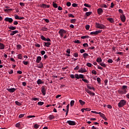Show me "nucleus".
<instances>
[{
  "label": "nucleus",
  "instance_id": "obj_1",
  "mask_svg": "<svg viewBox=\"0 0 129 129\" xmlns=\"http://www.w3.org/2000/svg\"><path fill=\"white\" fill-rule=\"evenodd\" d=\"M119 94H125L127 92V86H122L118 90Z\"/></svg>",
  "mask_w": 129,
  "mask_h": 129
},
{
  "label": "nucleus",
  "instance_id": "obj_2",
  "mask_svg": "<svg viewBox=\"0 0 129 129\" xmlns=\"http://www.w3.org/2000/svg\"><path fill=\"white\" fill-rule=\"evenodd\" d=\"M95 27L97 28V29H100V30L104 29L106 28L104 25L102 24H99L97 22H96L95 23Z\"/></svg>",
  "mask_w": 129,
  "mask_h": 129
},
{
  "label": "nucleus",
  "instance_id": "obj_3",
  "mask_svg": "<svg viewBox=\"0 0 129 129\" xmlns=\"http://www.w3.org/2000/svg\"><path fill=\"white\" fill-rule=\"evenodd\" d=\"M126 104V101L125 100H121L118 103V107H123Z\"/></svg>",
  "mask_w": 129,
  "mask_h": 129
},
{
  "label": "nucleus",
  "instance_id": "obj_4",
  "mask_svg": "<svg viewBox=\"0 0 129 129\" xmlns=\"http://www.w3.org/2000/svg\"><path fill=\"white\" fill-rule=\"evenodd\" d=\"M66 33H67V31L64 29H60L58 32V34H59L60 38L64 37V35L66 34Z\"/></svg>",
  "mask_w": 129,
  "mask_h": 129
},
{
  "label": "nucleus",
  "instance_id": "obj_5",
  "mask_svg": "<svg viewBox=\"0 0 129 129\" xmlns=\"http://www.w3.org/2000/svg\"><path fill=\"white\" fill-rule=\"evenodd\" d=\"M75 78H76L77 79H84V75L82 74L78 75L77 74H76L75 75Z\"/></svg>",
  "mask_w": 129,
  "mask_h": 129
},
{
  "label": "nucleus",
  "instance_id": "obj_6",
  "mask_svg": "<svg viewBox=\"0 0 129 129\" xmlns=\"http://www.w3.org/2000/svg\"><path fill=\"white\" fill-rule=\"evenodd\" d=\"M91 112L92 113H95L96 114H100V116H101V117L103 118L104 116H105V115H104V114L101 113V112H97L96 111H91Z\"/></svg>",
  "mask_w": 129,
  "mask_h": 129
},
{
  "label": "nucleus",
  "instance_id": "obj_7",
  "mask_svg": "<svg viewBox=\"0 0 129 129\" xmlns=\"http://www.w3.org/2000/svg\"><path fill=\"white\" fill-rule=\"evenodd\" d=\"M102 32V30H99L98 31H93L90 32V35H98V34H100Z\"/></svg>",
  "mask_w": 129,
  "mask_h": 129
},
{
  "label": "nucleus",
  "instance_id": "obj_8",
  "mask_svg": "<svg viewBox=\"0 0 129 129\" xmlns=\"http://www.w3.org/2000/svg\"><path fill=\"white\" fill-rule=\"evenodd\" d=\"M85 91H86L88 93V94L91 95V96H94V95H95V93L91 92V91L89 90V89H85Z\"/></svg>",
  "mask_w": 129,
  "mask_h": 129
},
{
  "label": "nucleus",
  "instance_id": "obj_9",
  "mask_svg": "<svg viewBox=\"0 0 129 129\" xmlns=\"http://www.w3.org/2000/svg\"><path fill=\"white\" fill-rule=\"evenodd\" d=\"M9 32H11L10 36H14V35H16V34H18V33H19V31L18 30H14L12 31V30H9Z\"/></svg>",
  "mask_w": 129,
  "mask_h": 129
},
{
  "label": "nucleus",
  "instance_id": "obj_10",
  "mask_svg": "<svg viewBox=\"0 0 129 129\" xmlns=\"http://www.w3.org/2000/svg\"><path fill=\"white\" fill-rule=\"evenodd\" d=\"M5 21H6V22H9V23H12V22H14V20H13V18H6L5 19Z\"/></svg>",
  "mask_w": 129,
  "mask_h": 129
},
{
  "label": "nucleus",
  "instance_id": "obj_11",
  "mask_svg": "<svg viewBox=\"0 0 129 129\" xmlns=\"http://www.w3.org/2000/svg\"><path fill=\"white\" fill-rule=\"evenodd\" d=\"M120 18L121 19V22H122V23H124V22H125V16H124V14H122L120 15Z\"/></svg>",
  "mask_w": 129,
  "mask_h": 129
},
{
  "label": "nucleus",
  "instance_id": "obj_12",
  "mask_svg": "<svg viewBox=\"0 0 129 129\" xmlns=\"http://www.w3.org/2000/svg\"><path fill=\"white\" fill-rule=\"evenodd\" d=\"M67 123H68L70 125H75L76 124L75 121L72 120L67 121Z\"/></svg>",
  "mask_w": 129,
  "mask_h": 129
},
{
  "label": "nucleus",
  "instance_id": "obj_13",
  "mask_svg": "<svg viewBox=\"0 0 129 129\" xmlns=\"http://www.w3.org/2000/svg\"><path fill=\"white\" fill-rule=\"evenodd\" d=\"M78 72L79 73H85V72H87V71L85 68H81L80 70H79Z\"/></svg>",
  "mask_w": 129,
  "mask_h": 129
},
{
  "label": "nucleus",
  "instance_id": "obj_14",
  "mask_svg": "<svg viewBox=\"0 0 129 129\" xmlns=\"http://www.w3.org/2000/svg\"><path fill=\"white\" fill-rule=\"evenodd\" d=\"M98 15H101L103 13V10L101 8H99L97 9Z\"/></svg>",
  "mask_w": 129,
  "mask_h": 129
},
{
  "label": "nucleus",
  "instance_id": "obj_15",
  "mask_svg": "<svg viewBox=\"0 0 129 129\" xmlns=\"http://www.w3.org/2000/svg\"><path fill=\"white\" fill-rule=\"evenodd\" d=\"M44 46H45V47H47V48H49V47H50V46H51V42H44Z\"/></svg>",
  "mask_w": 129,
  "mask_h": 129
},
{
  "label": "nucleus",
  "instance_id": "obj_16",
  "mask_svg": "<svg viewBox=\"0 0 129 129\" xmlns=\"http://www.w3.org/2000/svg\"><path fill=\"white\" fill-rule=\"evenodd\" d=\"M8 29H9V31H15V30H16L17 27H14L13 26H10V27H8Z\"/></svg>",
  "mask_w": 129,
  "mask_h": 129
},
{
  "label": "nucleus",
  "instance_id": "obj_17",
  "mask_svg": "<svg viewBox=\"0 0 129 129\" xmlns=\"http://www.w3.org/2000/svg\"><path fill=\"white\" fill-rule=\"evenodd\" d=\"M41 92L43 95H46V88L45 87L42 88Z\"/></svg>",
  "mask_w": 129,
  "mask_h": 129
},
{
  "label": "nucleus",
  "instance_id": "obj_18",
  "mask_svg": "<svg viewBox=\"0 0 129 129\" xmlns=\"http://www.w3.org/2000/svg\"><path fill=\"white\" fill-rule=\"evenodd\" d=\"M41 60H42V57L41 56H37L36 60V63H40Z\"/></svg>",
  "mask_w": 129,
  "mask_h": 129
},
{
  "label": "nucleus",
  "instance_id": "obj_19",
  "mask_svg": "<svg viewBox=\"0 0 129 129\" xmlns=\"http://www.w3.org/2000/svg\"><path fill=\"white\" fill-rule=\"evenodd\" d=\"M7 90L9 92L13 93V92H15V91H16V89L13 88L11 89H7Z\"/></svg>",
  "mask_w": 129,
  "mask_h": 129
},
{
  "label": "nucleus",
  "instance_id": "obj_20",
  "mask_svg": "<svg viewBox=\"0 0 129 129\" xmlns=\"http://www.w3.org/2000/svg\"><path fill=\"white\" fill-rule=\"evenodd\" d=\"M5 44H4V43L0 42V50H4V49H5Z\"/></svg>",
  "mask_w": 129,
  "mask_h": 129
},
{
  "label": "nucleus",
  "instance_id": "obj_21",
  "mask_svg": "<svg viewBox=\"0 0 129 129\" xmlns=\"http://www.w3.org/2000/svg\"><path fill=\"white\" fill-rule=\"evenodd\" d=\"M16 127H17V128L21 129L22 127H21V123L18 122L15 124Z\"/></svg>",
  "mask_w": 129,
  "mask_h": 129
},
{
  "label": "nucleus",
  "instance_id": "obj_22",
  "mask_svg": "<svg viewBox=\"0 0 129 129\" xmlns=\"http://www.w3.org/2000/svg\"><path fill=\"white\" fill-rule=\"evenodd\" d=\"M87 87L88 89H90V90H93L94 91H95V89L93 87L90 86L89 85L87 86Z\"/></svg>",
  "mask_w": 129,
  "mask_h": 129
},
{
  "label": "nucleus",
  "instance_id": "obj_23",
  "mask_svg": "<svg viewBox=\"0 0 129 129\" xmlns=\"http://www.w3.org/2000/svg\"><path fill=\"white\" fill-rule=\"evenodd\" d=\"M43 83H44V82L42 81V80L41 79H38L37 81V84L38 85L42 84Z\"/></svg>",
  "mask_w": 129,
  "mask_h": 129
},
{
  "label": "nucleus",
  "instance_id": "obj_24",
  "mask_svg": "<svg viewBox=\"0 0 129 129\" xmlns=\"http://www.w3.org/2000/svg\"><path fill=\"white\" fill-rule=\"evenodd\" d=\"M91 15H92V12H86L85 13V16H86V17H89Z\"/></svg>",
  "mask_w": 129,
  "mask_h": 129
},
{
  "label": "nucleus",
  "instance_id": "obj_25",
  "mask_svg": "<svg viewBox=\"0 0 129 129\" xmlns=\"http://www.w3.org/2000/svg\"><path fill=\"white\" fill-rule=\"evenodd\" d=\"M49 120H52V119L55 118V116L53 115H49L48 116Z\"/></svg>",
  "mask_w": 129,
  "mask_h": 129
},
{
  "label": "nucleus",
  "instance_id": "obj_26",
  "mask_svg": "<svg viewBox=\"0 0 129 129\" xmlns=\"http://www.w3.org/2000/svg\"><path fill=\"white\" fill-rule=\"evenodd\" d=\"M96 62L98 63H100V62H102V59H101V57H98L96 59Z\"/></svg>",
  "mask_w": 129,
  "mask_h": 129
},
{
  "label": "nucleus",
  "instance_id": "obj_27",
  "mask_svg": "<svg viewBox=\"0 0 129 129\" xmlns=\"http://www.w3.org/2000/svg\"><path fill=\"white\" fill-rule=\"evenodd\" d=\"M107 20L110 22V23H114V20L112 18H107Z\"/></svg>",
  "mask_w": 129,
  "mask_h": 129
},
{
  "label": "nucleus",
  "instance_id": "obj_28",
  "mask_svg": "<svg viewBox=\"0 0 129 129\" xmlns=\"http://www.w3.org/2000/svg\"><path fill=\"white\" fill-rule=\"evenodd\" d=\"M83 57L84 59H86L88 57V53H85L83 54Z\"/></svg>",
  "mask_w": 129,
  "mask_h": 129
},
{
  "label": "nucleus",
  "instance_id": "obj_29",
  "mask_svg": "<svg viewBox=\"0 0 129 129\" xmlns=\"http://www.w3.org/2000/svg\"><path fill=\"white\" fill-rule=\"evenodd\" d=\"M18 59H20V60L23 59V55H22V54H19L18 55Z\"/></svg>",
  "mask_w": 129,
  "mask_h": 129
},
{
  "label": "nucleus",
  "instance_id": "obj_30",
  "mask_svg": "<svg viewBox=\"0 0 129 129\" xmlns=\"http://www.w3.org/2000/svg\"><path fill=\"white\" fill-rule=\"evenodd\" d=\"M89 38V36L88 35H85V36H83L81 37V39H88Z\"/></svg>",
  "mask_w": 129,
  "mask_h": 129
},
{
  "label": "nucleus",
  "instance_id": "obj_31",
  "mask_svg": "<svg viewBox=\"0 0 129 129\" xmlns=\"http://www.w3.org/2000/svg\"><path fill=\"white\" fill-rule=\"evenodd\" d=\"M44 67V65L43 64V63L41 62L39 64L38 66V68H43Z\"/></svg>",
  "mask_w": 129,
  "mask_h": 129
},
{
  "label": "nucleus",
  "instance_id": "obj_32",
  "mask_svg": "<svg viewBox=\"0 0 129 129\" xmlns=\"http://www.w3.org/2000/svg\"><path fill=\"white\" fill-rule=\"evenodd\" d=\"M41 31H42L43 32H47V31H48V28L46 27H42L41 28Z\"/></svg>",
  "mask_w": 129,
  "mask_h": 129
},
{
  "label": "nucleus",
  "instance_id": "obj_33",
  "mask_svg": "<svg viewBox=\"0 0 129 129\" xmlns=\"http://www.w3.org/2000/svg\"><path fill=\"white\" fill-rule=\"evenodd\" d=\"M100 65H101L102 67H104V68H105L106 67V64H105L104 62H100Z\"/></svg>",
  "mask_w": 129,
  "mask_h": 129
},
{
  "label": "nucleus",
  "instance_id": "obj_34",
  "mask_svg": "<svg viewBox=\"0 0 129 129\" xmlns=\"http://www.w3.org/2000/svg\"><path fill=\"white\" fill-rule=\"evenodd\" d=\"M79 102L81 105H84V104H85V102L83 101L82 100H79Z\"/></svg>",
  "mask_w": 129,
  "mask_h": 129
},
{
  "label": "nucleus",
  "instance_id": "obj_35",
  "mask_svg": "<svg viewBox=\"0 0 129 129\" xmlns=\"http://www.w3.org/2000/svg\"><path fill=\"white\" fill-rule=\"evenodd\" d=\"M17 49L18 50H21L22 49V45L21 44H18L17 45Z\"/></svg>",
  "mask_w": 129,
  "mask_h": 129
},
{
  "label": "nucleus",
  "instance_id": "obj_36",
  "mask_svg": "<svg viewBox=\"0 0 129 129\" xmlns=\"http://www.w3.org/2000/svg\"><path fill=\"white\" fill-rule=\"evenodd\" d=\"M52 4L53 8H55V9H57V8H58V5H57V4L54 2H53Z\"/></svg>",
  "mask_w": 129,
  "mask_h": 129
},
{
  "label": "nucleus",
  "instance_id": "obj_37",
  "mask_svg": "<svg viewBox=\"0 0 129 129\" xmlns=\"http://www.w3.org/2000/svg\"><path fill=\"white\" fill-rule=\"evenodd\" d=\"M71 24H76V19H72L71 20Z\"/></svg>",
  "mask_w": 129,
  "mask_h": 129
},
{
  "label": "nucleus",
  "instance_id": "obj_38",
  "mask_svg": "<svg viewBox=\"0 0 129 129\" xmlns=\"http://www.w3.org/2000/svg\"><path fill=\"white\" fill-rule=\"evenodd\" d=\"M15 103H16V105H18V106H21V105H22V104L18 101H16Z\"/></svg>",
  "mask_w": 129,
  "mask_h": 129
},
{
  "label": "nucleus",
  "instance_id": "obj_39",
  "mask_svg": "<svg viewBox=\"0 0 129 129\" xmlns=\"http://www.w3.org/2000/svg\"><path fill=\"white\" fill-rule=\"evenodd\" d=\"M84 7H86V8H91V5L87 4H84Z\"/></svg>",
  "mask_w": 129,
  "mask_h": 129
},
{
  "label": "nucleus",
  "instance_id": "obj_40",
  "mask_svg": "<svg viewBox=\"0 0 129 129\" xmlns=\"http://www.w3.org/2000/svg\"><path fill=\"white\" fill-rule=\"evenodd\" d=\"M74 103H75V101L74 100H72L70 102L71 106H73V105H74Z\"/></svg>",
  "mask_w": 129,
  "mask_h": 129
},
{
  "label": "nucleus",
  "instance_id": "obj_41",
  "mask_svg": "<svg viewBox=\"0 0 129 129\" xmlns=\"http://www.w3.org/2000/svg\"><path fill=\"white\" fill-rule=\"evenodd\" d=\"M9 11H14V9H4V12H5V13H8V12H9Z\"/></svg>",
  "mask_w": 129,
  "mask_h": 129
},
{
  "label": "nucleus",
  "instance_id": "obj_42",
  "mask_svg": "<svg viewBox=\"0 0 129 129\" xmlns=\"http://www.w3.org/2000/svg\"><path fill=\"white\" fill-rule=\"evenodd\" d=\"M40 38H41V40H42L43 41H46V38H45V37L43 35H41Z\"/></svg>",
  "mask_w": 129,
  "mask_h": 129
},
{
  "label": "nucleus",
  "instance_id": "obj_43",
  "mask_svg": "<svg viewBox=\"0 0 129 129\" xmlns=\"http://www.w3.org/2000/svg\"><path fill=\"white\" fill-rule=\"evenodd\" d=\"M72 7H73L74 8H77V7H78V5L76 3H73L72 4Z\"/></svg>",
  "mask_w": 129,
  "mask_h": 129
},
{
  "label": "nucleus",
  "instance_id": "obj_44",
  "mask_svg": "<svg viewBox=\"0 0 129 129\" xmlns=\"http://www.w3.org/2000/svg\"><path fill=\"white\" fill-rule=\"evenodd\" d=\"M25 114H20L19 115V118H22V117H24L25 116Z\"/></svg>",
  "mask_w": 129,
  "mask_h": 129
},
{
  "label": "nucleus",
  "instance_id": "obj_45",
  "mask_svg": "<svg viewBox=\"0 0 129 129\" xmlns=\"http://www.w3.org/2000/svg\"><path fill=\"white\" fill-rule=\"evenodd\" d=\"M39 126H40L38 124H35L34 125V128H36V129L39 128Z\"/></svg>",
  "mask_w": 129,
  "mask_h": 129
},
{
  "label": "nucleus",
  "instance_id": "obj_46",
  "mask_svg": "<svg viewBox=\"0 0 129 129\" xmlns=\"http://www.w3.org/2000/svg\"><path fill=\"white\" fill-rule=\"evenodd\" d=\"M37 104L38 105L42 106V105H43V104H44V102L40 101V102H38Z\"/></svg>",
  "mask_w": 129,
  "mask_h": 129
},
{
  "label": "nucleus",
  "instance_id": "obj_47",
  "mask_svg": "<svg viewBox=\"0 0 129 129\" xmlns=\"http://www.w3.org/2000/svg\"><path fill=\"white\" fill-rule=\"evenodd\" d=\"M86 65L88 67H92V64L91 63L88 62Z\"/></svg>",
  "mask_w": 129,
  "mask_h": 129
},
{
  "label": "nucleus",
  "instance_id": "obj_48",
  "mask_svg": "<svg viewBox=\"0 0 129 129\" xmlns=\"http://www.w3.org/2000/svg\"><path fill=\"white\" fill-rule=\"evenodd\" d=\"M82 81H84V82H85V83H89V81L86 79H83Z\"/></svg>",
  "mask_w": 129,
  "mask_h": 129
},
{
  "label": "nucleus",
  "instance_id": "obj_49",
  "mask_svg": "<svg viewBox=\"0 0 129 129\" xmlns=\"http://www.w3.org/2000/svg\"><path fill=\"white\" fill-rule=\"evenodd\" d=\"M116 54H118V55H121V56H122L123 54V52H116Z\"/></svg>",
  "mask_w": 129,
  "mask_h": 129
},
{
  "label": "nucleus",
  "instance_id": "obj_50",
  "mask_svg": "<svg viewBox=\"0 0 129 129\" xmlns=\"http://www.w3.org/2000/svg\"><path fill=\"white\" fill-rule=\"evenodd\" d=\"M101 8H105L106 9L107 8V6L105 4L102 5L101 6Z\"/></svg>",
  "mask_w": 129,
  "mask_h": 129
},
{
  "label": "nucleus",
  "instance_id": "obj_51",
  "mask_svg": "<svg viewBox=\"0 0 129 129\" xmlns=\"http://www.w3.org/2000/svg\"><path fill=\"white\" fill-rule=\"evenodd\" d=\"M19 5L21 6V7H25V3H24L20 2Z\"/></svg>",
  "mask_w": 129,
  "mask_h": 129
},
{
  "label": "nucleus",
  "instance_id": "obj_52",
  "mask_svg": "<svg viewBox=\"0 0 129 129\" xmlns=\"http://www.w3.org/2000/svg\"><path fill=\"white\" fill-rule=\"evenodd\" d=\"M92 74H94L95 75H96V74H97V73L96 72V71H95V70L92 71Z\"/></svg>",
  "mask_w": 129,
  "mask_h": 129
},
{
  "label": "nucleus",
  "instance_id": "obj_53",
  "mask_svg": "<svg viewBox=\"0 0 129 129\" xmlns=\"http://www.w3.org/2000/svg\"><path fill=\"white\" fill-rule=\"evenodd\" d=\"M74 57H75L76 58H77L78 57V53H75L73 55Z\"/></svg>",
  "mask_w": 129,
  "mask_h": 129
},
{
  "label": "nucleus",
  "instance_id": "obj_54",
  "mask_svg": "<svg viewBox=\"0 0 129 129\" xmlns=\"http://www.w3.org/2000/svg\"><path fill=\"white\" fill-rule=\"evenodd\" d=\"M69 18H75L74 15H73V14H69Z\"/></svg>",
  "mask_w": 129,
  "mask_h": 129
},
{
  "label": "nucleus",
  "instance_id": "obj_55",
  "mask_svg": "<svg viewBox=\"0 0 129 129\" xmlns=\"http://www.w3.org/2000/svg\"><path fill=\"white\" fill-rule=\"evenodd\" d=\"M31 100H34V101H36V100H39V98L34 97L32 98Z\"/></svg>",
  "mask_w": 129,
  "mask_h": 129
},
{
  "label": "nucleus",
  "instance_id": "obj_56",
  "mask_svg": "<svg viewBox=\"0 0 129 129\" xmlns=\"http://www.w3.org/2000/svg\"><path fill=\"white\" fill-rule=\"evenodd\" d=\"M108 63H112V62H113V60H112V59H109L107 60Z\"/></svg>",
  "mask_w": 129,
  "mask_h": 129
},
{
  "label": "nucleus",
  "instance_id": "obj_57",
  "mask_svg": "<svg viewBox=\"0 0 129 129\" xmlns=\"http://www.w3.org/2000/svg\"><path fill=\"white\" fill-rule=\"evenodd\" d=\"M43 20L45 21V22H46V23H50V20H49V19H43Z\"/></svg>",
  "mask_w": 129,
  "mask_h": 129
},
{
  "label": "nucleus",
  "instance_id": "obj_58",
  "mask_svg": "<svg viewBox=\"0 0 129 129\" xmlns=\"http://www.w3.org/2000/svg\"><path fill=\"white\" fill-rule=\"evenodd\" d=\"M70 77H71V78H72V79L75 78V75L73 74L70 75Z\"/></svg>",
  "mask_w": 129,
  "mask_h": 129
},
{
  "label": "nucleus",
  "instance_id": "obj_59",
  "mask_svg": "<svg viewBox=\"0 0 129 129\" xmlns=\"http://www.w3.org/2000/svg\"><path fill=\"white\" fill-rule=\"evenodd\" d=\"M19 24V22L17 21H15L13 23V24L15 25V26H17Z\"/></svg>",
  "mask_w": 129,
  "mask_h": 129
},
{
  "label": "nucleus",
  "instance_id": "obj_60",
  "mask_svg": "<svg viewBox=\"0 0 129 129\" xmlns=\"http://www.w3.org/2000/svg\"><path fill=\"white\" fill-rule=\"evenodd\" d=\"M90 28V26H89V25H87L86 26V30H89Z\"/></svg>",
  "mask_w": 129,
  "mask_h": 129
},
{
  "label": "nucleus",
  "instance_id": "obj_61",
  "mask_svg": "<svg viewBox=\"0 0 129 129\" xmlns=\"http://www.w3.org/2000/svg\"><path fill=\"white\" fill-rule=\"evenodd\" d=\"M97 81H98V83H100L101 80L100 79V78H97Z\"/></svg>",
  "mask_w": 129,
  "mask_h": 129
},
{
  "label": "nucleus",
  "instance_id": "obj_62",
  "mask_svg": "<svg viewBox=\"0 0 129 129\" xmlns=\"http://www.w3.org/2000/svg\"><path fill=\"white\" fill-rule=\"evenodd\" d=\"M67 7H70V6H71V2H67Z\"/></svg>",
  "mask_w": 129,
  "mask_h": 129
},
{
  "label": "nucleus",
  "instance_id": "obj_63",
  "mask_svg": "<svg viewBox=\"0 0 129 129\" xmlns=\"http://www.w3.org/2000/svg\"><path fill=\"white\" fill-rule=\"evenodd\" d=\"M83 47H88V43H84L83 44Z\"/></svg>",
  "mask_w": 129,
  "mask_h": 129
},
{
  "label": "nucleus",
  "instance_id": "obj_64",
  "mask_svg": "<svg viewBox=\"0 0 129 129\" xmlns=\"http://www.w3.org/2000/svg\"><path fill=\"white\" fill-rule=\"evenodd\" d=\"M79 69V66H77L76 68H74V70H78Z\"/></svg>",
  "mask_w": 129,
  "mask_h": 129
}]
</instances>
